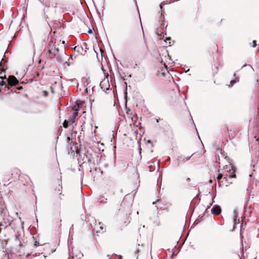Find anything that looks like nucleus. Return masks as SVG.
<instances>
[{
	"label": "nucleus",
	"mask_w": 259,
	"mask_h": 259,
	"mask_svg": "<svg viewBox=\"0 0 259 259\" xmlns=\"http://www.w3.org/2000/svg\"><path fill=\"white\" fill-rule=\"evenodd\" d=\"M26 243V238L24 237V234L17 232L15 235V245L18 247H24Z\"/></svg>",
	"instance_id": "1"
},
{
	"label": "nucleus",
	"mask_w": 259,
	"mask_h": 259,
	"mask_svg": "<svg viewBox=\"0 0 259 259\" xmlns=\"http://www.w3.org/2000/svg\"><path fill=\"white\" fill-rule=\"evenodd\" d=\"M232 172L229 173L228 174H226L225 176L223 177V176L221 174H219L218 176L217 177V180L218 183H220V185L222 183L224 182H226L227 184H231V182H229L228 178H235L236 175L235 171L232 168Z\"/></svg>",
	"instance_id": "2"
},
{
	"label": "nucleus",
	"mask_w": 259,
	"mask_h": 259,
	"mask_svg": "<svg viewBox=\"0 0 259 259\" xmlns=\"http://www.w3.org/2000/svg\"><path fill=\"white\" fill-rule=\"evenodd\" d=\"M53 53L54 57H56L57 60L59 62H62L63 61L64 57L67 56L64 49H63L61 52H60L59 48H56V47L53 48Z\"/></svg>",
	"instance_id": "3"
},
{
	"label": "nucleus",
	"mask_w": 259,
	"mask_h": 259,
	"mask_svg": "<svg viewBox=\"0 0 259 259\" xmlns=\"http://www.w3.org/2000/svg\"><path fill=\"white\" fill-rule=\"evenodd\" d=\"M85 221L91 225V227H94L93 228V230L94 231H96L97 232H99L100 231L97 230V226L98 225L97 224V221L96 219L91 215L88 216L87 218H86Z\"/></svg>",
	"instance_id": "4"
},
{
	"label": "nucleus",
	"mask_w": 259,
	"mask_h": 259,
	"mask_svg": "<svg viewBox=\"0 0 259 259\" xmlns=\"http://www.w3.org/2000/svg\"><path fill=\"white\" fill-rule=\"evenodd\" d=\"M78 111L79 109H75L74 110H72V111L69 113L68 119L70 125L72 124L75 122V119L78 115Z\"/></svg>",
	"instance_id": "5"
},
{
	"label": "nucleus",
	"mask_w": 259,
	"mask_h": 259,
	"mask_svg": "<svg viewBox=\"0 0 259 259\" xmlns=\"http://www.w3.org/2000/svg\"><path fill=\"white\" fill-rule=\"evenodd\" d=\"M222 209L220 205L218 204L214 205L211 208V212L213 215H218L221 213Z\"/></svg>",
	"instance_id": "6"
},
{
	"label": "nucleus",
	"mask_w": 259,
	"mask_h": 259,
	"mask_svg": "<svg viewBox=\"0 0 259 259\" xmlns=\"http://www.w3.org/2000/svg\"><path fill=\"white\" fill-rule=\"evenodd\" d=\"M8 81L10 85H15L18 83V79L13 75L9 76L8 78Z\"/></svg>",
	"instance_id": "7"
},
{
	"label": "nucleus",
	"mask_w": 259,
	"mask_h": 259,
	"mask_svg": "<svg viewBox=\"0 0 259 259\" xmlns=\"http://www.w3.org/2000/svg\"><path fill=\"white\" fill-rule=\"evenodd\" d=\"M100 86L103 91H105V89L108 90L110 88L108 80H104L102 81L100 83Z\"/></svg>",
	"instance_id": "8"
},
{
	"label": "nucleus",
	"mask_w": 259,
	"mask_h": 259,
	"mask_svg": "<svg viewBox=\"0 0 259 259\" xmlns=\"http://www.w3.org/2000/svg\"><path fill=\"white\" fill-rule=\"evenodd\" d=\"M84 104L85 102L84 101H79V102H77L76 103V105L73 107L72 110H74L75 109H79V110L80 109L84 106Z\"/></svg>",
	"instance_id": "9"
},
{
	"label": "nucleus",
	"mask_w": 259,
	"mask_h": 259,
	"mask_svg": "<svg viewBox=\"0 0 259 259\" xmlns=\"http://www.w3.org/2000/svg\"><path fill=\"white\" fill-rule=\"evenodd\" d=\"M193 155V154H192L191 156H187V157H184V156H179L178 158L179 163L184 162L186 161L189 160Z\"/></svg>",
	"instance_id": "10"
},
{
	"label": "nucleus",
	"mask_w": 259,
	"mask_h": 259,
	"mask_svg": "<svg viewBox=\"0 0 259 259\" xmlns=\"http://www.w3.org/2000/svg\"><path fill=\"white\" fill-rule=\"evenodd\" d=\"M6 207L5 202L2 198H0V212H3L6 209Z\"/></svg>",
	"instance_id": "11"
},
{
	"label": "nucleus",
	"mask_w": 259,
	"mask_h": 259,
	"mask_svg": "<svg viewBox=\"0 0 259 259\" xmlns=\"http://www.w3.org/2000/svg\"><path fill=\"white\" fill-rule=\"evenodd\" d=\"M40 3L46 7H51V2L49 0H42Z\"/></svg>",
	"instance_id": "12"
},
{
	"label": "nucleus",
	"mask_w": 259,
	"mask_h": 259,
	"mask_svg": "<svg viewBox=\"0 0 259 259\" xmlns=\"http://www.w3.org/2000/svg\"><path fill=\"white\" fill-rule=\"evenodd\" d=\"M53 52V48L50 47L48 50V56L50 58L54 57Z\"/></svg>",
	"instance_id": "13"
},
{
	"label": "nucleus",
	"mask_w": 259,
	"mask_h": 259,
	"mask_svg": "<svg viewBox=\"0 0 259 259\" xmlns=\"http://www.w3.org/2000/svg\"><path fill=\"white\" fill-rule=\"evenodd\" d=\"M3 72H4V71L1 68H0V78H2V79H4V77L2 76V74H3ZM4 85H5V82L3 80H2L0 82V85L3 86Z\"/></svg>",
	"instance_id": "14"
},
{
	"label": "nucleus",
	"mask_w": 259,
	"mask_h": 259,
	"mask_svg": "<svg viewBox=\"0 0 259 259\" xmlns=\"http://www.w3.org/2000/svg\"><path fill=\"white\" fill-rule=\"evenodd\" d=\"M100 203H107V199L105 198L103 196H101L99 199Z\"/></svg>",
	"instance_id": "15"
},
{
	"label": "nucleus",
	"mask_w": 259,
	"mask_h": 259,
	"mask_svg": "<svg viewBox=\"0 0 259 259\" xmlns=\"http://www.w3.org/2000/svg\"><path fill=\"white\" fill-rule=\"evenodd\" d=\"M83 160H84V162H88V163H90L92 162L91 157L88 155H85V157H83Z\"/></svg>",
	"instance_id": "16"
},
{
	"label": "nucleus",
	"mask_w": 259,
	"mask_h": 259,
	"mask_svg": "<svg viewBox=\"0 0 259 259\" xmlns=\"http://www.w3.org/2000/svg\"><path fill=\"white\" fill-rule=\"evenodd\" d=\"M233 221H234V226H233V228L232 229V231L234 230L235 228V225L237 224H238L239 223V219L237 218H233Z\"/></svg>",
	"instance_id": "17"
},
{
	"label": "nucleus",
	"mask_w": 259,
	"mask_h": 259,
	"mask_svg": "<svg viewBox=\"0 0 259 259\" xmlns=\"http://www.w3.org/2000/svg\"><path fill=\"white\" fill-rule=\"evenodd\" d=\"M63 125L64 127L67 128L69 125H70L68 119H65L63 123Z\"/></svg>",
	"instance_id": "18"
},
{
	"label": "nucleus",
	"mask_w": 259,
	"mask_h": 259,
	"mask_svg": "<svg viewBox=\"0 0 259 259\" xmlns=\"http://www.w3.org/2000/svg\"><path fill=\"white\" fill-rule=\"evenodd\" d=\"M101 224H102V223H101V222H99V223H98V226H97V228L98 229V227H99V228H100V230H101L103 232H105V230L104 229V227H103V225H101Z\"/></svg>",
	"instance_id": "19"
},
{
	"label": "nucleus",
	"mask_w": 259,
	"mask_h": 259,
	"mask_svg": "<svg viewBox=\"0 0 259 259\" xmlns=\"http://www.w3.org/2000/svg\"><path fill=\"white\" fill-rule=\"evenodd\" d=\"M164 4H163V3H161L160 5V10H161V17H163L164 18V15H163V13H164V11L163 10V6L164 5Z\"/></svg>",
	"instance_id": "20"
},
{
	"label": "nucleus",
	"mask_w": 259,
	"mask_h": 259,
	"mask_svg": "<svg viewBox=\"0 0 259 259\" xmlns=\"http://www.w3.org/2000/svg\"><path fill=\"white\" fill-rule=\"evenodd\" d=\"M239 81V78H236L234 80H232L231 81V85H229V87H232V85H233V84L235 83H236L237 82H238Z\"/></svg>",
	"instance_id": "21"
},
{
	"label": "nucleus",
	"mask_w": 259,
	"mask_h": 259,
	"mask_svg": "<svg viewBox=\"0 0 259 259\" xmlns=\"http://www.w3.org/2000/svg\"><path fill=\"white\" fill-rule=\"evenodd\" d=\"M238 218V212L237 210L234 209L233 211V218Z\"/></svg>",
	"instance_id": "22"
},
{
	"label": "nucleus",
	"mask_w": 259,
	"mask_h": 259,
	"mask_svg": "<svg viewBox=\"0 0 259 259\" xmlns=\"http://www.w3.org/2000/svg\"><path fill=\"white\" fill-rule=\"evenodd\" d=\"M252 165L253 168L256 167L257 166H258L259 167L258 159H257V163H256V164L255 165L253 164V162L252 161V163L251 164V166H252Z\"/></svg>",
	"instance_id": "23"
},
{
	"label": "nucleus",
	"mask_w": 259,
	"mask_h": 259,
	"mask_svg": "<svg viewBox=\"0 0 259 259\" xmlns=\"http://www.w3.org/2000/svg\"><path fill=\"white\" fill-rule=\"evenodd\" d=\"M51 7L53 8H57V3L56 2L51 3Z\"/></svg>",
	"instance_id": "24"
},
{
	"label": "nucleus",
	"mask_w": 259,
	"mask_h": 259,
	"mask_svg": "<svg viewBox=\"0 0 259 259\" xmlns=\"http://www.w3.org/2000/svg\"><path fill=\"white\" fill-rule=\"evenodd\" d=\"M149 168L150 171H153L155 169V166L151 165L149 166Z\"/></svg>",
	"instance_id": "25"
},
{
	"label": "nucleus",
	"mask_w": 259,
	"mask_h": 259,
	"mask_svg": "<svg viewBox=\"0 0 259 259\" xmlns=\"http://www.w3.org/2000/svg\"><path fill=\"white\" fill-rule=\"evenodd\" d=\"M48 94H49L48 92L47 91H44L42 92V95H43L44 97H48Z\"/></svg>",
	"instance_id": "26"
},
{
	"label": "nucleus",
	"mask_w": 259,
	"mask_h": 259,
	"mask_svg": "<svg viewBox=\"0 0 259 259\" xmlns=\"http://www.w3.org/2000/svg\"><path fill=\"white\" fill-rule=\"evenodd\" d=\"M39 245H40V243H39V242L38 241L35 240V242H34V246H35V247H37V246H38Z\"/></svg>",
	"instance_id": "27"
},
{
	"label": "nucleus",
	"mask_w": 259,
	"mask_h": 259,
	"mask_svg": "<svg viewBox=\"0 0 259 259\" xmlns=\"http://www.w3.org/2000/svg\"><path fill=\"white\" fill-rule=\"evenodd\" d=\"M67 141L68 143H70V145L72 143V142H71V138L69 137H68L67 138Z\"/></svg>",
	"instance_id": "28"
},
{
	"label": "nucleus",
	"mask_w": 259,
	"mask_h": 259,
	"mask_svg": "<svg viewBox=\"0 0 259 259\" xmlns=\"http://www.w3.org/2000/svg\"><path fill=\"white\" fill-rule=\"evenodd\" d=\"M62 189V186H60V185L58 186V193H59V195L61 196L62 195V193L61 192H60V189Z\"/></svg>",
	"instance_id": "29"
},
{
	"label": "nucleus",
	"mask_w": 259,
	"mask_h": 259,
	"mask_svg": "<svg viewBox=\"0 0 259 259\" xmlns=\"http://www.w3.org/2000/svg\"><path fill=\"white\" fill-rule=\"evenodd\" d=\"M252 44H253V46H252V47H253V48L255 47L256 46V45H257V44H256V41H255V40H253V41H252Z\"/></svg>",
	"instance_id": "30"
},
{
	"label": "nucleus",
	"mask_w": 259,
	"mask_h": 259,
	"mask_svg": "<svg viewBox=\"0 0 259 259\" xmlns=\"http://www.w3.org/2000/svg\"><path fill=\"white\" fill-rule=\"evenodd\" d=\"M127 114H132L131 110L129 108H127Z\"/></svg>",
	"instance_id": "31"
},
{
	"label": "nucleus",
	"mask_w": 259,
	"mask_h": 259,
	"mask_svg": "<svg viewBox=\"0 0 259 259\" xmlns=\"http://www.w3.org/2000/svg\"><path fill=\"white\" fill-rule=\"evenodd\" d=\"M160 202V199H157L155 201L153 202L152 204L154 205L156 204V202Z\"/></svg>",
	"instance_id": "32"
},
{
	"label": "nucleus",
	"mask_w": 259,
	"mask_h": 259,
	"mask_svg": "<svg viewBox=\"0 0 259 259\" xmlns=\"http://www.w3.org/2000/svg\"><path fill=\"white\" fill-rule=\"evenodd\" d=\"M50 89H51V92H52L53 94H54V90L53 88L52 87H50Z\"/></svg>",
	"instance_id": "33"
},
{
	"label": "nucleus",
	"mask_w": 259,
	"mask_h": 259,
	"mask_svg": "<svg viewBox=\"0 0 259 259\" xmlns=\"http://www.w3.org/2000/svg\"><path fill=\"white\" fill-rule=\"evenodd\" d=\"M88 33L90 34H92L93 33V31L91 29H89V30H88Z\"/></svg>",
	"instance_id": "34"
},
{
	"label": "nucleus",
	"mask_w": 259,
	"mask_h": 259,
	"mask_svg": "<svg viewBox=\"0 0 259 259\" xmlns=\"http://www.w3.org/2000/svg\"><path fill=\"white\" fill-rule=\"evenodd\" d=\"M171 39V38L170 37H167L165 38V40H170Z\"/></svg>",
	"instance_id": "35"
},
{
	"label": "nucleus",
	"mask_w": 259,
	"mask_h": 259,
	"mask_svg": "<svg viewBox=\"0 0 259 259\" xmlns=\"http://www.w3.org/2000/svg\"><path fill=\"white\" fill-rule=\"evenodd\" d=\"M195 199H193L191 202V205H192V204L195 202Z\"/></svg>",
	"instance_id": "36"
},
{
	"label": "nucleus",
	"mask_w": 259,
	"mask_h": 259,
	"mask_svg": "<svg viewBox=\"0 0 259 259\" xmlns=\"http://www.w3.org/2000/svg\"><path fill=\"white\" fill-rule=\"evenodd\" d=\"M73 225H72L71 228H70V230L71 231V230H73Z\"/></svg>",
	"instance_id": "37"
},
{
	"label": "nucleus",
	"mask_w": 259,
	"mask_h": 259,
	"mask_svg": "<svg viewBox=\"0 0 259 259\" xmlns=\"http://www.w3.org/2000/svg\"><path fill=\"white\" fill-rule=\"evenodd\" d=\"M190 178H187V179H186V181H187V182H189V181H190Z\"/></svg>",
	"instance_id": "38"
},
{
	"label": "nucleus",
	"mask_w": 259,
	"mask_h": 259,
	"mask_svg": "<svg viewBox=\"0 0 259 259\" xmlns=\"http://www.w3.org/2000/svg\"><path fill=\"white\" fill-rule=\"evenodd\" d=\"M247 65V64H245V65H244L242 67V68H243V67H245V66H246Z\"/></svg>",
	"instance_id": "39"
},
{
	"label": "nucleus",
	"mask_w": 259,
	"mask_h": 259,
	"mask_svg": "<svg viewBox=\"0 0 259 259\" xmlns=\"http://www.w3.org/2000/svg\"><path fill=\"white\" fill-rule=\"evenodd\" d=\"M125 77H126V76H125V75L124 76H123V77H123V80H125Z\"/></svg>",
	"instance_id": "40"
},
{
	"label": "nucleus",
	"mask_w": 259,
	"mask_h": 259,
	"mask_svg": "<svg viewBox=\"0 0 259 259\" xmlns=\"http://www.w3.org/2000/svg\"><path fill=\"white\" fill-rule=\"evenodd\" d=\"M159 119H156V122H159Z\"/></svg>",
	"instance_id": "41"
},
{
	"label": "nucleus",
	"mask_w": 259,
	"mask_h": 259,
	"mask_svg": "<svg viewBox=\"0 0 259 259\" xmlns=\"http://www.w3.org/2000/svg\"><path fill=\"white\" fill-rule=\"evenodd\" d=\"M41 256H42V257H45V256L44 255H43V254H41Z\"/></svg>",
	"instance_id": "42"
},
{
	"label": "nucleus",
	"mask_w": 259,
	"mask_h": 259,
	"mask_svg": "<svg viewBox=\"0 0 259 259\" xmlns=\"http://www.w3.org/2000/svg\"><path fill=\"white\" fill-rule=\"evenodd\" d=\"M62 44H65V41H64V40L62 41Z\"/></svg>",
	"instance_id": "43"
},
{
	"label": "nucleus",
	"mask_w": 259,
	"mask_h": 259,
	"mask_svg": "<svg viewBox=\"0 0 259 259\" xmlns=\"http://www.w3.org/2000/svg\"><path fill=\"white\" fill-rule=\"evenodd\" d=\"M119 259H121V258H122V256L119 255Z\"/></svg>",
	"instance_id": "44"
},
{
	"label": "nucleus",
	"mask_w": 259,
	"mask_h": 259,
	"mask_svg": "<svg viewBox=\"0 0 259 259\" xmlns=\"http://www.w3.org/2000/svg\"><path fill=\"white\" fill-rule=\"evenodd\" d=\"M148 143H150L151 142V140H148Z\"/></svg>",
	"instance_id": "45"
},
{
	"label": "nucleus",
	"mask_w": 259,
	"mask_h": 259,
	"mask_svg": "<svg viewBox=\"0 0 259 259\" xmlns=\"http://www.w3.org/2000/svg\"><path fill=\"white\" fill-rule=\"evenodd\" d=\"M70 149H71V150L72 151H74V150H72V147H71V146L70 147Z\"/></svg>",
	"instance_id": "46"
},
{
	"label": "nucleus",
	"mask_w": 259,
	"mask_h": 259,
	"mask_svg": "<svg viewBox=\"0 0 259 259\" xmlns=\"http://www.w3.org/2000/svg\"><path fill=\"white\" fill-rule=\"evenodd\" d=\"M136 253H138L139 252V250L138 249H137V250L136 251Z\"/></svg>",
	"instance_id": "47"
},
{
	"label": "nucleus",
	"mask_w": 259,
	"mask_h": 259,
	"mask_svg": "<svg viewBox=\"0 0 259 259\" xmlns=\"http://www.w3.org/2000/svg\"><path fill=\"white\" fill-rule=\"evenodd\" d=\"M128 77H132V75L130 74L128 76Z\"/></svg>",
	"instance_id": "48"
},
{
	"label": "nucleus",
	"mask_w": 259,
	"mask_h": 259,
	"mask_svg": "<svg viewBox=\"0 0 259 259\" xmlns=\"http://www.w3.org/2000/svg\"><path fill=\"white\" fill-rule=\"evenodd\" d=\"M83 219H84V217H83V216H82V215H81V219H82V220H83Z\"/></svg>",
	"instance_id": "49"
},
{
	"label": "nucleus",
	"mask_w": 259,
	"mask_h": 259,
	"mask_svg": "<svg viewBox=\"0 0 259 259\" xmlns=\"http://www.w3.org/2000/svg\"><path fill=\"white\" fill-rule=\"evenodd\" d=\"M83 219H84V217H83V216H82V215H81V219H82V220H83Z\"/></svg>",
	"instance_id": "50"
},
{
	"label": "nucleus",
	"mask_w": 259,
	"mask_h": 259,
	"mask_svg": "<svg viewBox=\"0 0 259 259\" xmlns=\"http://www.w3.org/2000/svg\"><path fill=\"white\" fill-rule=\"evenodd\" d=\"M2 64V62H0V67L1 66Z\"/></svg>",
	"instance_id": "51"
},
{
	"label": "nucleus",
	"mask_w": 259,
	"mask_h": 259,
	"mask_svg": "<svg viewBox=\"0 0 259 259\" xmlns=\"http://www.w3.org/2000/svg\"><path fill=\"white\" fill-rule=\"evenodd\" d=\"M169 46H171V45L170 44H171V42H169Z\"/></svg>",
	"instance_id": "52"
},
{
	"label": "nucleus",
	"mask_w": 259,
	"mask_h": 259,
	"mask_svg": "<svg viewBox=\"0 0 259 259\" xmlns=\"http://www.w3.org/2000/svg\"><path fill=\"white\" fill-rule=\"evenodd\" d=\"M250 66L252 69V70H253V68H252V66Z\"/></svg>",
	"instance_id": "53"
},
{
	"label": "nucleus",
	"mask_w": 259,
	"mask_h": 259,
	"mask_svg": "<svg viewBox=\"0 0 259 259\" xmlns=\"http://www.w3.org/2000/svg\"><path fill=\"white\" fill-rule=\"evenodd\" d=\"M2 91L1 89H0V92Z\"/></svg>",
	"instance_id": "54"
}]
</instances>
